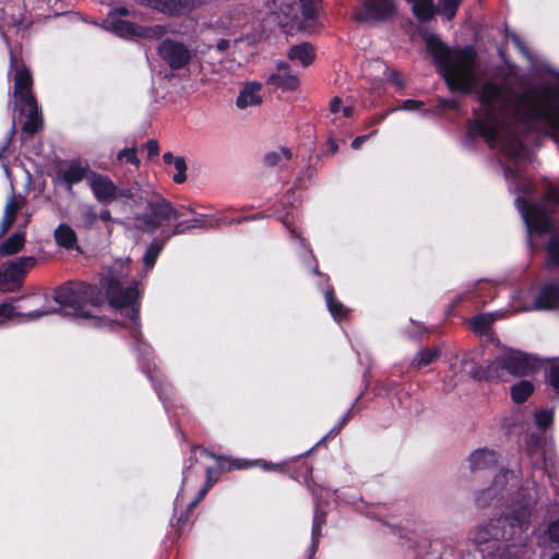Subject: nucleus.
<instances>
[{
  "label": "nucleus",
  "instance_id": "nucleus-4",
  "mask_svg": "<svg viewBox=\"0 0 559 559\" xmlns=\"http://www.w3.org/2000/svg\"><path fill=\"white\" fill-rule=\"evenodd\" d=\"M129 260H118L112 269L100 281L102 288L106 292L109 304L121 311L126 317L123 325L132 328L135 332L139 326V308L136 300L139 292L136 286L122 287V280L127 276L124 269Z\"/></svg>",
  "mask_w": 559,
  "mask_h": 559
},
{
  "label": "nucleus",
  "instance_id": "nucleus-55",
  "mask_svg": "<svg viewBox=\"0 0 559 559\" xmlns=\"http://www.w3.org/2000/svg\"><path fill=\"white\" fill-rule=\"evenodd\" d=\"M367 135L357 136L352 143L353 148H359L361 144L367 140Z\"/></svg>",
  "mask_w": 559,
  "mask_h": 559
},
{
  "label": "nucleus",
  "instance_id": "nucleus-39",
  "mask_svg": "<svg viewBox=\"0 0 559 559\" xmlns=\"http://www.w3.org/2000/svg\"><path fill=\"white\" fill-rule=\"evenodd\" d=\"M330 111L334 115H342L348 118L353 114V107L350 105H344L340 97H334L330 103Z\"/></svg>",
  "mask_w": 559,
  "mask_h": 559
},
{
  "label": "nucleus",
  "instance_id": "nucleus-56",
  "mask_svg": "<svg viewBox=\"0 0 559 559\" xmlns=\"http://www.w3.org/2000/svg\"><path fill=\"white\" fill-rule=\"evenodd\" d=\"M117 198H132V192L130 189H118Z\"/></svg>",
  "mask_w": 559,
  "mask_h": 559
},
{
  "label": "nucleus",
  "instance_id": "nucleus-29",
  "mask_svg": "<svg viewBox=\"0 0 559 559\" xmlns=\"http://www.w3.org/2000/svg\"><path fill=\"white\" fill-rule=\"evenodd\" d=\"M290 159V152L285 147H278L264 155V164L269 167H283Z\"/></svg>",
  "mask_w": 559,
  "mask_h": 559
},
{
  "label": "nucleus",
  "instance_id": "nucleus-12",
  "mask_svg": "<svg viewBox=\"0 0 559 559\" xmlns=\"http://www.w3.org/2000/svg\"><path fill=\"white\" fill-rule=\"evenodd\" d=\"M524 532H512L510 538L487 550V559H525L527 554Z\"/></svg>",
  "mask_w": 559,
  "mask_h": 559
},
{
  "label": "nucleus",
  "instance_id": "nucleus-2",
  "mask_svg": "<svg viewBox=\"0 0 559 559\" xmlns=\"http://www.w3.org/2000/svg\"><path fill=\"white\" fill-rule=\"evenodd\" d=\"M438 71L452 91L468 93L479 79L475 51L472 48H449L435 35L425 37Z\"/></svg>",
  "mask_w": 559,
  "mask_h": 559
},
{
  "label": "nucleus",
  "instance_id": "nucleus-46",
  "mask_svg": "<svg viewBox=\"0 0 559 559\" xmlns=\"http://www.w3.org/2000/svg\"><path fill=\"white\" fill-rule=\"evenodd\" d=\"M17 313L11 304L0 305V324L14 318Z\"/></svg>",
  "mask_w": 559,
  "mask_h": 559
},
{
  "label": "nucleus",
  "instance_id": "nucleus-41",
  "mask_svg": "<svg viewBox=\"0 0 559 559\" xmlns=\"http://www.w3.org/2000/svg\"><path fill=\"white\" fill-rule=\"evenodd\" d=\"M461 0H439L442 13L448 20L453 19Z\"/></svg>",
  "mask_w": 559,
  "mask_h": 559
},
{
  "label": "nucleus",
  "instance_id": "nucleus-30",
  "mask_svg": "<svg viewBox=\"0 0 559 559\" xmlns=\"http://www.w3.org/2000/svg\"><path fill=\"white\" fill-rule=\"evenodd\" d=\"M25 242L23 233H15L0 246V255H11L19 252Z\"/></svg>",
  "mask_w": 559,
  "mask_h": 559
},
{
  "label": "nucleus",
  "instance_id": "nucleus-14",
  "mask_svg": "<svg viewBox=\"0 0 559 559\" xmlns=\"http://www.w3.org/2000/svg\"><path fill=\"white\" fill-rule=\"evenodd\" d=\"M158 52L173 69L185 67L191 59L190 50L182 43L170 39H166L159 45Z\"/></svg>",
  "mask_w": 559,
  "mask_h": 559
},
{
  "label": "nucleus",
  "instance_id": "nucleus-15",
  "mask_svg": "<svg viewBox=\"0 0 559 559\" xmlns=\"http://www.w3.org/2000/svg\"><path fill=\"white\" fill-rule=\"evenodd\" d=\"M87 181L98 202L108 204L117 199L118 188L109 177L91 173L87 177Z\"/></svg>",
  "mask_w": 559,
  "mask_h": 559
},
{
  "label": "nucleus",
  "instance_id": "nucleus-54",
  "mask_svg": "<svg viewBox=\"0 0 559 559\" xmlns=\"http://www.w3.org/2000/svg\"><path fill=\"white\" fill-rule=\"evenodd\" d=\"M98 219L103 221L104 223H112L114 219L111 217V213L107 209H103L100 212H98Z\"/></svg>",
  "mask_w": 559,
  "mask_h": 559
},
{
  "label": "nucleus",
  "instance_id": "nucleus-47",
  "mask_svg": "<svg viewBox=\"0 0 559 559\" xmlns=\"http://www.w3.org/2000/svg\"><path fill=\"white\" fill-rule=\"evenodd\" d=\"M548 253L555 263H559V237L552 236L548 245Z\"/></svg>",
  "mask_w": 559,
  "mask_h": 559
},
{
  "label": "nucleus",
  "instance_id": "nucleus-16",
  "mask_svg": "<svg viewBox=\"0 0 559 559\" xmlns=\"http://www.w3.org/2000/svg\"><path fill=\"white\" fill-rule=\"evenodd\" d=\"M559 304V286L556 284H547L543 287L539 296L533 304H524L514 307L513 311H531L552 309Z\"/></svg>",
  "mask_w": 559,
  "mask_h": 559
},
{
  "label": "nucleus",
  "instance_id": "nucleus-45",
  "mask_svg": "<svg viewBox=\"0 0 559 559\" xmlns=\"http://www.w3.org/2000/svg\"><path fill=\"white\" fill-rule=\"evenodd\" d=\"M118 159L120 162L126 160V162L131 163V164H133L135 166L140 165V159L138 158L135 148H133V147L124 148V150L120 151L118 153Z\"/></svg>",
  "mask_w": 559,
  "mask_h": 559
},
{
  "label": "nucleus",
  "instance_id": "nucleus-62",
  "mask_svg": "<svg viewBox=\"0 0 559 559\" xmlns=\"http://www.w3.org/2000/svg\"><path fill=\"white\" fill-rule=\"evenodd\" d=\"M182 492L180 491L176 499V506L179 503Z\"/></svg>",
  "mask_w": 559,
  "mask_h": 559
},
{
  "label": "nucleus",
  "instance_id": "nucleus-42",
  "mask_svg": "<svg viewBox=\"0 0 559 559\" xmlns=\"http://www.w3.org/2000/svg\"><path fill=\"white\" fill-rule=\"evenodd\" d=\"M174 167L177 173L174 175V181L177 183H182L186 180V160L183 157L177 156L174 159Z\"/></svg>",
  "mask_w": 559,
  "mask_h": 559
},
{
  "label": "nucleus",
  "instance_id": "nucleus-58",
  "mask_svg": "<svg viewBox=\"0 0 559 559\" xmlns=\"http://www.w3.org/2000/svg\"><path fill=\"white\" fill-rule=\"evenodd\" d=\"M347 419H348V416L344 417V419L342 420V423L340 424V426H338V427L333 428V429L330 431L329 436H331V435H337V433L341 431V429L343 428V426L346 424Z\"/></svg>",
  "mask_w": 559,
  "mask_h": 559
},
{
  "label": "nucleus",
  "instance_id": "nucleus-10",
  "mask_svg": "<svg viewBox=\"0 0 559 559\" xmlns=\"http://www.w3.org/2000/svg\"><path fill=\"white\" fill-rule=\"evenodd\" d=\"M148 213L138 215V221L146 231L153 233L165 222L177 219L183 214L173 207L169 202L159 197H154L147 202Z\"/></svg>",
  "mask_w": 559,
  "mask_h": 559
},
{
  "label": "nucleus",
  "instance_id": "nucleus-11",
  "mask_svg": "<svg viewBox=\"0 0 559 559\" xmlns=\"http://www.w3.org/2000/svg\"><path fill=\"white\" fill-rule=\"evenodd\" d=\"M222 25L234 31L233 41L235 44L246 40L251 45L262 36V33L257 32L254 26L250 24L248 14L242 10H235L230 16H226L225 20L222 21Z\"/></svg>",
  "mask_w": 559,
  "mask_h": 559
},
{
  "label": "nucleus",
  "instance_id": "nucleus-8",
  "mask_svg": "<svg viewBox=\"0 0 559 559\" xmlns=\"http://www.w3.org/2000/svg\"><path fill=\"white\" fill-rule=\"evenodd\" d=\"M129 14L130 13L126 8H119L110 11L103 22L104 28L126 38H153L160 37L165 34L166 29L162 25L145 28L126 20L124 17Z\"/></svg>",
  "mask_w": 559,
  "mask_h": 559
},
{
  "label": "nucleus",
  "instance_id": "nucleus-64",
  "mask_svg": "<svg viewBox=\"0 0 559 559\" xmlns=\"http://www.w3.org/2000/svg\"><path fill=\"white\" fill-rule=\"evenodd\" d=\"M550 559H559V552L555 554L554 556H551Z\"/></svg>",
  "mask_w": 559,
  "mask_h": 559
},
{
  "label": "nucleus",
  "instance_id": "nucleus-48",
  "mask_svg": "<svg viewBox=\"0 0 559 559\" xmlns=\"http://www.w3.org/2000/svg\"><path fill=\"white\" fill-rule=\"evenodd\" d=\"M50 313H52V310H48V309L23 313V314H20L19 322H29V321H33L35 319L41 318V317L50 314Z\"/></svg>",
  "mask_w": 559,
  "mask_h": 559
},
{
  "label": "nucleus",
  "instance_id": "nucleus-27",
  "mask_svg": "<svg viewBox=\"0 0 559 559\" xmlns=\"http://www.w3.org/2000/svg\"><path fill=\"white\" fill-rule=\"evenodd\" d=\"M55 238L60 247L73 249L76 246V234L73 228L66 224H60L55 230Z\"/></svg>",
  "mask_w": 559,
  "mask_h": 559
},
{
  "label": "nucleus",
  "instance_id": "nucleus-6",
  "mask_svg": "<svg viewBox=\"0 0 559 559\" xmlns=\"http://www.w3.org/2000/svg\"><path fill=\"white\" fill-rule=\"evenodd\" d=\"M542 361L528 354L509 349L500 357L496 358L487 369L469 367L467 361H464L463 371L476 379L487 377H499V369L506 370L508 373L516 377L531 376L542 368Z\"/></svg>",
  "mask_w": 559,
  "mask_h": 559
},
{
  "label": "nucleus",
  "instance_id": "nucleus-53",
  "mask_svg": "<svg viewBox=\"0 0 559 559\" xmlns=\"http://www.w3.org/2000/svg\"><path fill=\"white\" fill-rule=\"evenodd\" d=\"M145 148L150 158L156 156L159 153L158 143L154 140L148 141L145 145Z\"/></svg>",
  "mask_w": 559,
  "mask_h": 559
},
{
  "label": "nucleus",
  "instance_id": "nucleus-35",
  "mask_svg": "<svg viewBox=\"0 0 559 559\" xmlns=\"http://www.w3.org/2000/svg\"><path fill=\"white\" fill-rule=\"evenodd\" d=\"M324 523H325L324 514L319 513V511L317 510L314 513V516H313V525H312V533H311L312 544L310 547V558L309 559H311L316 554V550H317V547L319 544V539L321 536V528Z\"/></svg>",
  "mask_w": 559,
  "mask_h": 559
},
{
  "label": "nucleus",
  "instance_id": "nucleus-31",
  "mask_svg": "<svg viewBox=\"0 0 559 559\" xmlns=\"http://www.w3.org/2000/svg\"><path fill=\"white\" fill-rule=\"evenodd\" d=\"M98 219V212L96 207L91 204H84L80 209L79 226L85 229H91Z\"/></svg>",
  "mask_w": 559,
  "mask_h": 559
},
{
  "label": "nucleus",
  "instance_id": "nucleus-17",
  "mask_svg": "<svg viewBox=\"0 0 559 559\" xmlns=\"http://www.w3.org/2000/svg\"><path fill=\"white\" fill-rule=\"evenodd\" d=\"M155 10L168 15H182L201 5L202 0H145Z\"/></svg>",
  "mask_w": 559,
  "mask_h": 559
},
{
  "label": "nucleus",
  "instance_id": "nucleus-38",
  "mask_svg": "<svg viewBox=\"0 0 559 559\" xmlns=\"http://www.w3.org/2000/svg\"><path fill=\"white\" fill-rule=\"evenodd\" d=\"M163 246H164V242H159V241H153L150 245V247L147 248V250L144 254V258H143V262H144V265L146 269L153 267L159 252L163 249Z\"/></svg>",
  "mask_w": 559,
  "mask_h": 559
},
{
  "label": "nucleus",
  "instance_id": "nucleus-18",
  "mask_svg": "<svg viewBox=\"0 0 559 559\" xmlns=\"http://www.w3.org/2000/svg\"><path fill=\"white\" fill-rule=\"evenodd\" d=\"M267 83L282 91H295L299 85L298 74L294 73L287 63H278L275 71L267 78Z\"/></svg>",
  "mask_w": 559,
  "mask_h": 559
},
{
  "label": "nucleus",
  "instance_id": "nucleus-52",
  "mask_svg": "<svg viewBox=\"0 0 559 559\" xmlns=\"http://www.w3.org/2000/svg\"><path fill=\"white\" fill-rule=\"evenodd\" d=\"M421 105L423 103L419 100L407 99L403 102L402 106L399 109L412 111L418 109Z\"/></svg>",
  "mask_w": 559,
  "mask_h": 559
},
{
  "label": "nucleus",
  "instance_id": "nucleus-23",
  "mask_svg": "<svg viewBox=\"0 0 559 559\" xmlns=\"http://www.w3.org/2000/svg\"><path fill=\"white\" fill-rule=\"evenodd\" d=\"M242 218H228L226 216L216 217L213 215H197L191 219L193 228H218L222 225H230L234 223H241Z\"/></svg>",
  "mask_w": 559,
  "mask_h": 559
},
{
  "label": "nucleus",
  "instance_id": "nucleus-28",
  "mask_svg": "<svg viewBox=\"0 0 559 559\" xmlns=\"http://www.w3.org/2000/svg\"><path fill=\"white\" fill-rule=\"evenodd\" d=\"M20 206L21 201L17 200L15 197H11L8 199L4 207V215L0 225V235H3L11 227Z\"/></svg>",
  "mask_w": 559,
  "mask_h": 559
},
{
  "label": "nucleus",
  "instance_id": "nucleus-7",
  "mask_svg": "<svg viewBox=\"0 0 559 559\" xmlns=\"http://www.w3.org/2000/svg\"><path fill=\"white\" fill-rule=\"evenodd\" d=\"M11 69L15 70L14 74V98L16 106L20 107L22 112L25 108L28 109L27 119L23 126V132L34 134L41 127V116L39 114L35 97L31 91L32 76L29 71L23 66L19 64L15 57L10 52Z\"/></svg>",
  "mask_w": 559,
  "mask_h": 559
},
{
  "label": "nucleus",
  "instance_id": "nucleus-33",
  "mask_svg": "<svg viewBox=\"0 0 559 559\" xmlns=\"http://www.w3.org/2000/svg\"><path fill=\"white\" fill-rule=\"evenodd\" d=\"M88 176V169L80 165H71L62 173V178L69 186L79 183Z\"/></svg>",
  "mask_w": 559,
  "mask_h": 559
},
{
  "label": "nucleus",
  "instance_id": "nucleus-59",
  "mask_svg": "<svg viewBox=\"0 0 559 559\" xmlns=\"http://www.w3.org/2000/svg\"><path fill=\"white\" fill-rule=\"evenodd\" d=\"M229 44H230V39H222L217 43V49L225 50L228 48Z\"/></svg>",
  "mask_w": 559,
  "mask_h": 559
},
{
  "label": "nucleus",
  "instance_id": "nucleus-3",
  "mask_svg": "<svg viewBox=\"0 0 559 559\" xmlns=\"http://www.w3.org/2000/svg\"><path fill=\"white\" fill-rule=\"evenodd\" d=\"M523 490L528 492H519L521 499L503 518L479 525L474 531L473 540L484 557L487 556V550H492L495 546L509 539L512 532L527 530L532 508L537 501V491L533 495L528 485Z\"/></svg>",
  "mask_w": 559,
  "mask_h": 559
},
{
  "label": "nucleus",
  "instance_id": "nucleus-34",
  "mask_svg": "<svg viewBox=\"0 0 559 559\" xmlns=\"http://www.w3.org/2000/svg\"><path fill=\"white\" fill-rule=\"evenodd\" d=\"M412 7L414 14L419 20H428L433 14L432 0H407Z\"/></svg>",
  "mask_w": 559,
  "mask_h": 559
},
{
  "label": "nucleus",
  "instance_id": "nucleus-44",
  "mask_svg": "<svg viewBox=\"0 0 559 559\" xmlns=\"http://www.w3.org/2000/svg\"><path fill=\"white\" fill-rule=\"evenodd\" d=\"M554 419L552 413L550 411H540L535 415V423L539 428H547L551 425Z\"/></svg>",
  "mask_w": 559,
  "mask_h": 559
},
{
  "label": "nucleus",
  "instance_id": "nucleus-36",
  "mask_svg": "<svg viewBox=\"0 0 559 559\" xmlns=\"http://www.w3.org/2000/svg\"><path fill=\"white\" fill-rule=\"evenodd\" d=\"M325 301L330 313L335 320H341L346 316L347 310L342 302L334 298L332 290L325 293Z\"/></svg>",
  "mask_w": 559,
  "mask_h": 559
},
{
  "label": "nucleus",
  "instance_id": "nucleus-40",
  "mask_svg": "<svg viewBox=\"0 0 559 559\" xmlns=\"http://www.w3.org/2000/svg\"><path fill=\"white\" fill-rule=\"evenodd\" d=\"M369 67L377 68L382 71V75L388 80L394 82L397 86L402 87L403 82L399 78V73L394 70H389L382 62L373 61L369 64Z\"/></svg>",
  "mask_w": 559,
  "mask_h": 559
},
{
  "label": "nucleus",
  "instance_id": "nucleus-43",
  "mask_svg": "<svg viewBox=\"0 0 559 559\" xmlns=\"http://www.w3.org/2000/svg\"><path fill=\"white\" fill-rule=\"evenodd\" d=\"M211 468H206V483L199 491L198 497L189 504V510H192L207 493L209 489L213 486L214 481L211 478Z\"/></svg>",
  "mask_w": 559,
  "mask_h": 559
},
{
  "label": "nucleus",
  "instance_id": "nucleus-63",
  "mask_svg": "<svg viewBox=\"0 0 559 559\" xmlns=\"http://www.w3.org/2000/svg\"><path fill=\"white\" fill-rule=\"evenodd\" d=\"M15 132V122L13 121L12 128H11V135Z\"/></svg>",
  "mask_w": 559,
  "mask_h": 559
},
{
  "label": "nucleus",
  "instance_id": "nucleus-19",
  "mask_svg": "<svg viewBox=\"0 0 559 559\" xmlns=\"http://www.w3.org/2000/svg\"><path fill=\"white\" fill-rule=\"evenodd\" d=\"M394 7L390 0H368L357 19L365 22H376L390 16Z\"/></svg>",
  "mask_w": 559,
  "mask_h": 559
},
{
  "label": "nucleus",
  "instance_id": "nucleus-5",
  "mask_svg": "<svg viewBox=\"0 0 559 559\" xmlns=\"http://www.w3.org/2000/svg\"><path fill=\"white\" fill-rule=\"evenodd\" d=\"M55 300L66 314L93 319L98 325L96 312L104 297L96 287L85 283H71L56 290Z\"/></svg>",
  "mask_w": 559,
  "mask_h": 559
},
{
  "label": "nucleus",
  "instance_id": "nucleus-61",
  "mask_svg": "<svg viewBox=\"0 0 559 559\" xmlns=\"http://www.w3.org/2000/svg\"><path fill=\"white\" fill-rule=\"evenodd\" d=\"M199 452L205 456H213L206 449H199Z\"/></svg>",
  "mask_w": 559,
  "mask_h": 559
},
{
  "label": "nucleus",
  "instance_id": "nucleus-49",
  "mask_svg": "<svg viewBox=\"0 0 559 559\" xmlns=\"http://www.w3.org/2000/svg\"><path fill=\"white\" fill-rule=\"evenodd\" d=\"M193 229L191 221H182L175 225L173 235H180Z\"/></svg>",
  "mask_w": 559,
  "mask_h": 559
},
{
  "label": "nucleus",
  "instance_id": "nucleus-57",
  "mask_svg": "<svg viewBox=\"0 0 559 559\" xmlns=\"http://www.w3.org/2000/svg\"><path fill=\"white\" fill-rule=\"evenodd\" d=\"M13 26L16 28V31L20 29H26L29 26V23L25 24L23 22H17L16 19L11 17Z\"/></svg>",
  "mask_w": 559,
  "mask_h": 559
},
{
  "label": "nucleus",
  "instance_id": "nucleus-25",
  "mask_svg": "<svg viewBox=\"0 0 559 559\" xmlns=\"http://www.w3.org/2000/svg\"><path fill=\"white\" fill-rule=\"evenodd\" d=\"M288 58L292 61L299 62L307 67L314 59V51L309 44L302 43L290 48Z\"/></svg>",
  "mask_w": 559,
  "mask_h": 559
},
{
  "label": "nucleus",
  "instance_id": "nucleus-37",
  "mask_svg": "<svg viewBox=\"0 0 559 559\" xmlns=\"http://www.w3.org/2000/svg\"><path fill=\"white\" fill-rule=\"evenodd\" d=\"M440 352L438 348H428L419 352L413 359V366L421 368L432 364L439 356Z\"/></svg>",
  "mask_w": 559,
  "mask_h": 559
},
{
  "label": "nucleus",
  "instance_id": "nucleus-9",
  "mask_svg": "<svg viewBox=\"0 0 559 559\" xmlns=\"http://www.w3.org/2000/svg\"><path fill=\"white\" fill-rule=\"evenodd\" d=\"M299 12L305 20L313 19L318 14V0H273L272 14L282 26L305 27L299 21Z\"/></svg>",
  "mask_w": 559,
  "mask_h": 559
},
{
  "label": "nucleus",
  "instance_id": "nucleus-24",
  "mask_svg": "<svg viewBox=\"0 0 559 559\" xmlns=\"http://www.w3.org/2000/svg\"><path fill=\"white\" fill-rule=\"evenodd\" d=\"M500 317L499 313H481L469 320L472 331L478 335H487L491 324Z\"/></svg>",
  "mask_w": 559,
  "mask_h": 559
},
{
  "label": "nucleus",
  "instance_id": "nucleus-21",
  "mask_svg": "<svg viewBox=\"0 0 559 559\" xmlns=\"http://www.w3.org/2000/svg\"><path fill=\"white\" fill-rule=\"evenodd\" d=\"M263 103L262 84L259 82H248L243 85L236 100L240 109L260 106Z\"/></svg>",
  "mask_w": 559,
  "mask_h": 559
},
{
  "label": "nucleus",
  "instance_id": "nucleus-26",
  "mask_svg": "<svg viewBox=\"0 0 559 559\" xmlns=\"http://www.w3.org/2000/svg\"><path fill=\"white\" fill-rule=\"evenodd\" d=\"M252 466H261L264 471H283V464H273L263 460L248 461L243 459H234L229 461V469H243Z\"/></svg>",
  "mask_w": 559,
  "mask_h": 559
},
{
  "label": "nucleus",
  "instance_id": "nucleus-1",
  "mask_svg": "<svg viewBox=\"0 0 559 559\" xmlns=\"http://www.w3.org/2000/svg\"><path fill=\"white\" fill-rule=\"evenodd\" d=\"M477 98L478 108L469 124L473 136L480 135L498 147L503 155L504 176L509 188L519 194H528L532 185L519 167L524 160V147L519 138L516 121L530 129L559 133V90L544 87L528 91L522 96L506 84L492 80L481 83ZM559 202L555 190H550L543 204H528L522 195L515 199L516 207L525 222L528 236L543 235L551 229L549 206Z\"/></svg>",
  "mask_w": 559,
  "mask_h": 559
},
{
  "label": "nucleus",
  "instance_id": "nucleus-32",
  "mask_svg": "<svg viewBox=\"0 0 559 559\" xmlns=\"http://www.w3.org/2000/svg\"><path fill=\"white\" fill-rule=\"evenodd\" d=\"M534 391V385L528 380H522L511 386V396L515 403L524 402Z\"/></svg>",
  "mask_w": 559,
  "mask_h": 559
},
{
  "label": "nucleus",
  "instance_id": "nucleus-51",
  "mask_svg": "<svg viewBox=\"0 0 559 559\" xmlns=\"http://www.w3.org/2000/svg\"><path fill=\"white\" fill-rule=\"evenodd\" d=\"M548 379H549V382L550 384L559 390V366H554L550 371H549V374H548Z\"/></svg>",
  "mask_w": 559,
  "mask_h": 559
},
{
  "label": "nucleus",
  "instance_id": "nucleus-20",
  "mask_svg": "<svg viewBox=\"0 0 559 559\" xmlns=\"http://www.w3.org/2000/svg\"><path fill=\"white\" fill-rule=\"evenodd\" d=\"M35 264L34 258L25 257L17 261L9 262L0 269V285L4 286L17 281L24 272Z\"/></svg>",
  "mask_w": 559,
  "mask_h": 559
},
{
  "label": "nucleus",
  "instance_id": "nucleus-22",
  "mask_svg": "<svg viewBox=\"0 0 559 559\" xmlns=\"http://www.w3.org/2000/svg\"><path fill=\"white\" fill-rule=\"evenodd\" d=\"M497 461V453L489 449H477L473 451L467 459L468 467L472 472L490 468Z\"/></svg>",
  "mask_w": 559,
  "mask_h": 559
},
{
  "label": "nucleus",
  "instance_id": "nucleus-50",
  "mask_svg": "<svg viewBox=\"0 0 559 559\" xmlns=\"http://www.w3.org/2000/svg\"><path fill=\"white\" fill-rule=\"evenodd\" d=\"M548 536L550 540L559 544V520L549 525Z\"/></svg>",
  "mask_w": 559,
  "mask_h": 559
},
{
  "label": "nucleus",
  "instance_id": "nucleus-60",
  "mask_svg": "<svg viewBox=\"0 0 559 559\" xmlns=\"http://www.w3.org/2000/svg\"><path fill=\"white\" fill-rule=\"evenodd\" d=\"M163 159L167 164H170V163L174 164V159H176V157L171 153H165L163 156Z\"/></svg>",
  "mask_w": 559,
  "mask_h": 559
},
{
  "label": "nucleus",
  "instance_id": "nucleus-13",
  "mask_svg": "<svg viewBox=\"0 0 559 559\" xmlns=\"http://www.w3.org/2000/svg\"><path fill=\"white\" fill-rule=\"evenodd\" d=\"M518 484V477L514 472L502 471L495 476L492 484L480 492L478 500L479 502L487 503L493 499L503 497L504 490L509 492L516 488Z\"/></svg>",
  "mask_w": 559,
  "mask_h": 559
}]
</instances>
